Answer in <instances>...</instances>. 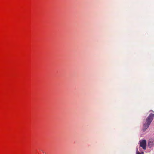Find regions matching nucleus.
Returning <instances> with one entry per match:
<instances>
[{
	"label": "nucleus",
	"mask_w": 154,
	"mask_h": 154,
	"mask_svg": "<svg viewBox=\"0 0 154 154\" xmlns=\"http://www.w3.org/2000/svg\"><path fill=\"white\" fill-rule=\"evenodd\" d=\"M139 151L138 150V148L137 147L136 148V154H143L144 153L140 149V147H139Z\"/></svg>",
	"instance_id": "3"
},
{
	"label": "nucleus",
	"mask_w": 154,
	"mask_h": 154,
	"mask_svg": "<svg viewBox=\"0 0 154 154\" xmlns=\"http://www.w3.org/2000/svg\"><path fill=\"white\" fill-rule=\"evenodd\" d=\"M146 140H143L139 141V143L140 147H142L144 150L146 149Z\"/></svg>",
	"instance_id": "2"
},
{
	"label": "nucleus",
	"mask_w": 154,
	"mask_h": 154,
	"mask_svg": "<svg viewBox=\"0 0 154 154\" xmlns=\"http://www.w3.org/2000/svg\"><path fill=\"white\" fill-rule=\"evenodd\" d=\"M153 145V142L152 141H151L150 140H149V143H148V146H149L151 147L152 145Z\"/></svg>",
	"instance_id": "4"
},
{
	"label": "nucleus",
	"mask_w": 154,
	"mask_h": 154,
	"mask_svg": "<svg viewBox=\"0 0 154 154\" xmlns=\"http://www.w3.org/2000/svg\"><path fill=\"white\" fill-rule=\"evenodd\" d=\"M154 117V114L152 113H151L149 115L146 120L144 122L142 129L143 132H144L149 127L151 122L153 120Z\"/></svg>",
	"instance_id": "1"
}]
</instances>
